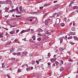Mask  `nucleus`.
<instances>
[{
    "label": "nucleus",
    "instance_id": "1",
    "mask_svg": "<svg viewBox=\"0 0 78 78\" xmlns=\"http://www.w3.org/2000/svg\"><path fill=\"white\" fill-rule=\"evenodd\" d=\"M44 31L45 33L43 34V36H46V34H49L50 35L51 34V32H48V30L47 29H44Z\"/></svg>",
    "mask_w": 78,
    "mask_h": 78
},
{
    "label": "nucleus",
    "instance_id": "2",
    "mask_svg": "<svg viewBox=\"0 0 78 78\" xmlns=\"http://www.w3.org/2000/svg\"><path fill=\"white\" fill-rule=\"evenodd\" d=\"M30 30V28H29L26 30H23L20 32V34H23V33H25V32H28V31H29Z\"/></svg>",
    "mask_w": 78,
    "mask_h": 78
},
{
    "label": "nucleus",
    "instance_id": "3",
    "mask_svg": "<svg viewBox=\"0 0 78 78\" xmlns=\"http://www.w3.org/2000/svg\"><path fill=\"white\" fill-rule=\"evenodd\" d=\"M4 10L5 11V12H8V10H9V8L6 7L4 9Z\"/></svg>",
    "mask_w": 78,
    "mask_h": 78
},
{
    "label": "nucleus",
    "instance_id": "4",
    "mask_svg": "<svg viewBox=\"0 0 78 78\" xmlns=\"http://www.w3.org/2000/svg\"><path fill=\"white\" fill-rule=\"evenodd\" d=\"M30 19L31 20H29V19H27V21H28V22H29V21H30V22H32V20H33V19H34V18H33L31 17H30Z\"/></svg>",
    "mask_w": 78,
    "mask_h": 78
},
{
    "label": "nucleus",
    "instance_id": "5",
    "mask_svg": "<svg viewBox=\"0 0 78 78\" xmlns=\"http://www.w3.org/2000/svg\"><path fill=\"white\" fill-rule=\"evenodd\" d=\"M56 58H52L51 59L50 61L52 62H55V61H56Z\"/></svg>",
    "mask_w": 78,
    "mask_h": 78
},
{
    "label": "nucleus",
    "instance_id": "6",
    "mask_svg": "<svg viewBox=\"0 0 78 78\" xmlns=\"http://www.w3.org/2000/svg\"><path fill=\"white\" fill-rule=\"evenodd\" d=\"M11 43V41H8L6 43V45H9Z\"/></svg>",
    "mask_w": 78,
    "mask_h": 78
},
{
    "label": "nucleus",
    "instance_id": "7",
    "mask_svg": "<svg viewBox=\"0 0 78 78\" xmlns=\"http://www.w3.org/2000/svg\"><path fill=\"white\" fill-rule=\"evenodd\" d=\"M59 69L60 70V72H61L64 70V68L62 67H61L59 68Z\"/></svg>",
    "mask_w": 78,
    "mask_h": 78
},
{
    "label": "nucleus",
    "instance_id": "8",
    "mask_svg": "<svg viewBox=\"0 0 78 78\" xmlns=\"http://www.w3.org/2000/svg\"><path fill=\"white\" fill-rule=\"evenodd\" d=\"M70 34L72 35H75V34H76V33L75 32H71L70 33Z\"/></svg>",
    "mask_w": 78,
    "mask_h": 78
},
{
    "label": "nucleus",
    "instance_id": "9",
    "mask_svg": "<svg viewBox=\"0 0 78 78\" xmlns=\"http://www.w3.org/2000/svg\"><path fill=\"white\" fill-rule=\"evenodd\" d=\"M48 20H45V25L46 26H47L48 25Z\"/></svg>",
    "mask_w": 78,
    "mask_h": 78
},
{
    "label": "nucleus",
    "instance_id": "10",
    "mask_svg": "<svg viewBox=\"0 0 78 78\" xmlns=\"http://www.w3.org/2000/svg\"><path fill=\"white\" fill-rule=\"evenodd\" d=\"M73 9H78V6H74L73 7Z\"/></svg>",
    "mask_w": 78,
    "mask_h": 78
},
{
    "label": "nucleus",
    "instance_id": "11",
    "mask_svg": "<svg viewBox=\"0 0 78 78\" xmlns=\"http://www.w3.org/2000/svg\"><path fill=\"white\" fill-rule=\"evenodd\" d=\"M15 32V31H12L10 32L9 33L10 34H13Z\"/></svg>",
    "mask_w": 78,
    "mask_h": 78
},
{
    "label": "nucleus",
    "instance_id": "12",
    "mask_svg": "<svg viewBox=\"0 0 78 78\" xmlns=\"http://www.w3.org/2000/svg\"><path fill=\"white\" fill-rule=\"evenodd\" d=\"M32 38L34 41H35V40H36V36H33L32 37Z\"/></svg>",
    "mask_w": 78,
    "mask_h": 78
},
{
    "label": "nucleus",
    "instance_id": "13",
    "mask_svg": "<svg viewBox=\"0 0 78 78\" xmlns=\"http://www.w3.org/2000/svg\"><path fill=\"white\" fill-rule=\"evenodd\" d=\"M73 38L75 40H76V41H77L78 39V38L76 36L73 37Z\"/></svg>",
    "mask_w": 78,
    "mask_h": 78
},
{
    "label": "nucleus",
    "instance_id": "14",
    "mask_svg": "<svg viewBox=\"0 0 78 78\" xmlns=\"http://www.w3.org/2000/svg\"><path fill=\"white\" fill-rule=\"evenodd\" d=\"M61 26L62 27H64V26H65V24L64 23H62L61 24Z\"/></svg>",
    "mask_w": 78,
    "mask_h": 78
},
{
    "label": "nucleus",
    "instance_id": "15",
    "mask_svg": "<svg viewBox=\"0 0 78 78\" xmlns=\"http://www.w3.org/2000/svg\"><path fill=\"white\" fill-rule=\"evenodd\" d=\"M55 63L57 66H58V64H59V63L57 61L55 62Z\"/></svg>",
    "mask_w": 78,
    "mask_h": 78
},
{
    "label": "nucleus",
    "instance_id": "16",
    "mask_svg": "<svg viewBox=\"0 0 78 78\" xmlns=\"http://www.w3.org/2000/svg\"><path fill=\"white\" fill-rule=\"evenodd\" d=\"M14 11H15V9H13L11 10L10 11V12H14Z\"/></svg>",
    "mask_w": 78,
    "mask_h": 78
},
{
    "label": "nucleus",
    "instance_id": "17",
    "mask_svg": "<svg viewBox=\"0 0 78 78\" xmlns=\"http://www.w3.org/2000/svg\"><path fill=\"white\" fill-rule=\"evenodd\" d=\"M68 61H69V62H73V59L69 58V59L68 60Z\"/></svg>",
    "mask_w": 78,
    "mask_h": 78
},
{
    "label": "nucleus",
    "instance_id": "18",
    "mask_svg": "<svg viewBox=\"0 0 78 78\" xmlns=\"http://www.w3.org/2000/svg\"><path fill=\"white\" fill-rule=\"evenodd\" d=\"M38 32H42V30L41 28L39 29Z\"/></svg>",
    "mask_w": 78,
    "mask_h": 78
},
{
    "label": "nucleus",
    "instance_id": "19",
    "mask_svg": "<svg viewBox=\"0 0 78 78\" xmlns=\"http://www.w3.org/2000/svg\"><path fill=\"white\" fill-rule=\"evenodd\" d=\"M14 50V49H13V48H12L10 50V52H13Z\"/></svg>",
    "mask_w": 78,
    "mask_h": 78
},
{
    "label": "nucleus",
    "instance_id": "20",
    "mask_svg": "<svg viewBox=\"0 0 78 78\" xmlns=\"http://www.w3.org/2000/svg\"><path fill=\"white\" fill-rule=\"evenodd\" d=\"M73 39V37L72 36L69 37L68 38V39Z\"/></svg>",
    "mask_w": 78,
    "mask_h": 78
},
{
    "label": "nucleus",
    "instance_id": "21",
    "mask_svg": "<svg viewBox=\"0 0 78 78\" xmlns=\"http://www.w3.org/2000/svg\"><path fill=\"white\" fill-rule=\"evenodd\" d=\"M19 9H20V11L21 12V11L22 10V7L20 6L19 7Z\"/></svg>",
    "mask_w": 78,
    "mask_h": 78
},
{
    "label": "nucleus",
    "instance_id": "22",
    "mask_svg": "<svg viewBox=\"0 0 78 78\" xmlns=\"http://www.w3.org/2000/svg\"><path fill=\"white\" fill-rule=\"evenodd\" d=\"M60 44H62V41H63V40L62 39H60Z\"/></svg>",
    "mask_w": 78,
    "mask_h": 78
},
{
    "label": "nucleus",
    "instance_id": "23",
    "mask_svg": "<svg viewBox=\"0 0 78 78\" xmlns=\"http://www.w3.org/2000/svg\"><path fill=\"white\" fill-rule=\"evenodd\" d=\"M36 12H33L30 13V14H36Z\"/></svg>",
    "mask_w": 78,
    "mask_h": 78
},
{
    "label": "nucleus",
    "instance_id": "24",
    "mask_svg": "<svg viewBox=\"0 0 78 78\" xmlns=\"http://www.w3.org/2000/svg\"><path fill=\"white\" fill-rule=\"evenodd\" d=\"M41 40V38L39 37L37 39V40L38 41H40Z\"/></svg>",
    "mask_w": 78,
    "mask_h": 78
},
{
    "label": "nucleus",
    "instance_id": "25",
    "mask_svg": "<svg viewBox=\"0 0 78 78\" xmlns=\"http://www.w3.org/2000/svg\"><path fill=\"white\" fill-rule=\"evenodd\" d=\"M21 12H26V11L25 10H22L21 11Z\"/></svg>",
    "mask_w": 78,
    "mask_h": 78
},
{
    "label": "nucleus",
    "instance_id": "26",
    "mask_svg": "<svg viewBox=\"0 0 78 78\" xmlns=\"http://www.w3.org/2000/svg\"><path fill=\"white\" fill-rule=\"evenodd\" d=\"M72 31H75V27H73L72 28Z\"/></svg>",
    "mask_w": 78,
    "mask_h": 78
},
{
    "label": "nucleus",
    "instance_id": "27",
    "mask_svg": "<svg viewBox=\"0 0 78 78\" xmlns=\"http://www.w3.org/2000/svg\"><path fill=\"white\" fill-rule=\"evenodd\" d=\"M22 49L21 48H19L18 49V51H22Z\"/></svg>",
    "mask_w": 78,
    "mask_h": 78
},
{
    "label": "nucleus",
    "instance_id": "28",
    "mask_svg": "<svg viewBox=\"0 0 78 78\" xmlns=\"http://www.w3.org/2000/svg\"><path fill=\"white\" fill-rule=\"evenodd\" d=\"M63 63H64V62H63V61L61 60L60 62V65L61 66V64H63Z\"/></svg>",
    "mask_w": 78,
    "mask_h": 78
},
{
    "label": "nucleus",
    "instance_id": "29",
    "mask_svg": "<svg viewBox=\"0 0 78 78\" xmlns=\"http://www.w3.org/2000/svg\"><path fill=\"white\" fill-rule=\"evenodd\" d=\"M37 34L38 35V36H42V34H40V33H38Z\"/></svg>",
    "mask_w": 78,
    "mask_h": 78
},
{
    "label": "nucleus",
    "instance_id": "30",
    "mask_svg": "<svg viewBox=\"0 0 78 78\" xmlns=\"http://www.w3.org/2000/svg\"><path fill=\"white\" fill-rule=\"evenodd\" d=\"M48 57H50V56H51V55L50 54V53H48Z\"/></svg>",
    "mask_w": 78,
    "mask_h": 78
},
{
    "label": "nucleus",
    "instance_id": "31",
    "mask_svg": "<svg viewBox=\"0 0 78 78\" xmlns=\"http://www.w3.org/2000/svg\"><path fill=\"white\" fill-rule=\"evenodd\" d=\"M0 4H1V5H2V4H3V2L0 1Z\"/></svg>",
    "mask_w": 78,
    "mask_h": 78
},
{
    "label": "nucleus",
    "instance_id": "32",
    "mask_svg": "<svg viewBox=\"0 0 78 78\" xmlns=\"http://www.w3.org/2000/svg\"><path fill=\"white\" fill-rule=\"evenodd\" d=\"M56 13H55L53 14L52 16L53 17H55V16H56Z\"/></svg>",
    "mask_w": 78,
    "mask_h": 78
},
{
    "label": "nucleus",
    "instance_id": "33",
    "mask_svg": "<svg viewBox=\"0 0 78 78\" xmlns=\"http://www.w3.org/2000/svg\"><path fill=\"white\" fill-rule=\"evenodd\" d=\"M39 8H40V10H42V9H43V7H39Z\"/></svg>",
    "mask_w": 78,
    "mask_h": 78
},
{
    "label": "nucleus",
    "instance_id": "34",
    "mask_svg": "<svg viewBox=\"0 0 78 78\" xmlns=\"http://www.w3.org/2000/svg\"><path fill=\"white\" fill-rule=\"evenodd\" d=\"M0 37L1 38H2V37H3V36L2 35H1V34H0Z\"/></svg>",
    "mask_w": 78,
    "mask_h": 78
},
{
    "label": "nucleus",
    "instance_id": "35",
    "mask_svg": "<svg viewBox=\"0 0 78 78\" xmlns=\"http://www.w3.org/2000/svg\"><path fill=\"white\" fill-rule=\"evenodd\" d=\"M60 50H64V49L62 48H60L59 49Z\"/></svg>",
    "mask_w": 78,
    "mask_h": 78
},
{
    "label": "nucleus",
    "instance_id": "36",
    "mask_svg": "<svg viewBox=\"0 0 78 78\" xmlns=\"http://www.w3.org/2000/svg\"><path fill=\"white\" fill-rule=\"evenodd\" d=\"M15 61V58H13L12 59V61Z\"/></svg>",
    "mask_w": 78,
    "mask_h": 78
},
{
    "label": "nucleus",
    "instance_id": "37",
    "mask_svg": "<svg viewBox=\"0 0 78 78\" xmlns=\"http://www.w3.org/2000/svg\"><path fill=\"white\" fill-rule=\"evenodd\" d=\"M36 62L37 64H39V62L38 61H36Z\"/></svg>",
    "mask_w": 78,
    "mask_h": 78
},
{
    "label": "nucleus",
    "instance_id": "38",
    "mask_svg": "<svg viewBox=\"0 0 78 78\" xmlns=\"http://www.w3.org/2000/svg\"><path fill=\"white\" fill-rule=\"evenodd\" d=\"M19 30H16V33H18L19 32Z\"/></svg>",
    "mask_w": 78,
    "mask_h": 78
},
{
    "label": "nucleus",
    "instance_id": "39",
    "mask_svg": "<svg viewBox=\"0 0 78 78\" xmlns=\"http://www.w3.org/2000/svg\"><path fill=\"white\" fill-rule=\"evenodd\" d=\"M28 53H27V52H26L24 54V55L25 56H27V54Z\"/></svg>",
    "mask_w": 78,
    "mask_h": 78
},
{
    "label": "nucleus",
    "instance_id": "40",
    "mask_svg": "<svg viewBox=\"0 0 78 78\" xmlns=\"http://www.w3.org/2000/svg\"><path fill=\"white\" fill-rule=\"evenodd\" d=\"M17 12L18 14H21V13H20V12H19V11H17Z\"/></svg>",
    "mask_w": 78,
    "mask_h": 78
},
{
    "label": "nucleus",
    "instance_id": "41",
    "mask_svg": "<svg viewBox=\"0 0 78 78\" xmlns=\"http://www.w3.org/2000/svg\"><path fill=\"white\" fill-rule=\"evenodd\" d=\"M48 6V4L45 3L44 5V6Z\"/></svg>",
    "mask_w": 78,
    "mask_h": 78
},
{
    "label": "nucleus",
    "instance_id": "42",
    "mask_svg": "<svg viewBox=\"0 0 78 78\" xmlns=\"http://www.w3.org/2000/svg\"><path fill=\"white\" fill-rule=\"evenodd\" d=\"M3 63H2V68H4V67H5V66L3 65Z\"/></svg>",
    "mask_w": 78,
    "mask_h": 78
},
{
    "label": "nucleus",
    "instance_id": "43",
    "mask_svg": "<svg viewBox=\"0 0 78 78\" xmlns=\"http://www.w3.org/2000/svg\"><path fill=\"white\" fill-rule=\"evenodd\" d=\"M24 53H25V52H23L22 54V55L23 56H24Z\"/></svg>",
    "mask_w": 78,
    "mask_h": 78
},
{
    "label": "nucleus",
    "instance_id": "44",
    "mask_svg": "<svg viewBox=\"0 0 78 78\" xmlns=\"http://www.w3.org/2000/svg\"><path fill=\"white\" fill-rule=\"evenodd\" d=\"M17 55H21V53H20V52H17Z\"/></svg>",
    "mask_w": 78,
    "mask_h": 78
},
{
    "label": "nucleus",
    "instance_id": "45",
    "mask_svg": "<svg viewBox=\"0 0 78 78\" xmlns=\"http://www.w3.org/2000/svg\"><path fill=\"white\" fill-rule=\"evenodd\" d=\"M52 67H55V63H54L53 64H52Z\"/></svg>",
    "mask_w": 78,
    "mask_h": 78
},
{
    "label": "nucleus",
    "instance_id": "46",
    "mask_svg": "<svg viewBox=\"0 0 78 78\" xmlns=\"http://www.w3.org/2000/svg\"><path fill=\"white\" fill-rule=\"evenodd\" d=\"M11 27H16V25L13 26V25H11Z\"/></svg>",
    "mask_w": 78,
    "mask_h": 78
},
{
    "label": "nucleus",
    "instance_id": "47",
    "mask_svg": "<svg viewBox=\"0 0 78 78\" xmlns=\"http://www.w3.org/2000/svg\"><path fill=\"white\" fill-rule=\"evenodd\" d=\"M56 7H57V8H59V6L58 5H56Z\"/></svg>",
    "mask_w": 78,
    "mask_h": 78
},
{
    "label": "nucleus",
    "instance_id": "48",
    "mask_svg": "<svg viewBox=\"0 0 78 78\" xmlns=\"http://www.w3.org/2000/svg\"><path fill=\"white\" fill-rule=\"evenodd\" d=\"M8 16H9V15L5 16V17H6V18H8Z\"/></svg>",
    "mask_w": 78,
    "mask_h": 78
},
{
    "label": "nucleus",
    "instance_id": "49",
    "mask_svg": "<svg viewBox=\"0 0 78 78\" xmlns=\"http://www.w3.org/2000/svg\"><path fill=\"white\" fill-rule=\"evenodd\" d=\"M30 70V69L29 68H27L26 69V70H27V71H28V70Z\"/></svg>",
    "mask_w": 78,
    "mask_h": 78
},
{
    "label": "nucleus",
    "instance_id": "50",
    "mask_svg": "<svg viewBox=\"0 0 78 78\" xmlns=\"http://www.w3.org/2000/svg\"><path fill=\"white\" fill-rule=\"evenodd\" d=\"M7 76L8 77V78H10V76L9 75H7Z\"/></svg>",
    "mask_w": 78,
    "mask_h": 78
},
{
    "label": "nucleus",
    "instance_id": "51",
    "mask_svg": "<svg viewBox=\"0 0 78 78\" xmlns=\"http://www.w3.org/2000/svg\"><path fill=\"white\" fill-rule=\"evenodd\" d=\"M16 11H18V7H17L16 8Z\"/></svg>",
    "mask_w": 78,
    "mask_h": 78
},
{
    "label": "nucleus",
    "instance_id": "52",
    "mask_svg": "<svg viewBox=\"0 0 78 78\" xmlns=\"http://www.w3.org/2000/svg\"><path fill=\"white\" fill-rule=\"evenodd\" d=\"M64 33H65V32H62L61 33V34H64Z\"/></svg>",
    "mask_w": 78,
    "mask_h": 78
},
{
    "label": "nucleus",
    "instance_id": "53",
    "mask_svg": "<svg viewBox=\"0 0 78 78\" xmlns=\"http://www.w3.org/2000/svg\"><path fill=\"white\" fill-rule=\"evenodd\" d=\"M33 75L34 76H37V74H35Z\"/></svg>",
    "mask_w": 78,
    "mask_h": 78
},
{
    "label": "nucleus",
    "instance_id": "54",
    "mask_svg": "<svg viewBox=\"0 0 78 78\" xmlns=\"http://www.w3.org/2000/svg\"><path fill=\"white\" fill-rule=\"evenodd\" d=\"M36 45H37V46H39V45H40V44L39 43H37L36 44Z\"/></svg>",
    "mask_w": 78,
    "mask_h": 78
},
{
    "label": "nucleus",
    "instance_id": "55",
    "mask_svg": "<svg viewBox=\"0 0 78 78\" xmlns=\"http://www.w3.org/2000/svg\"><path fill=\"white\" fill-rule=\"evenodd\" d=\"M18 41V40L16 39L14 41L15 42H17Z\"/></svg>",
    "mask_w": 78,
    "mask_h": 78
},
{
    "label": "nucleus",
    "instance_id": "56",
    "mask_svg": "<svg viewBox=\"0 0 78 78\" xmlns=\"http://www.w3.org/2000/svg\"><path fill=\"white\" fill-rule=\"evenodd\" d=\"M76 12H75L73 13V15H76Z\"/></svg>",
    "mask_w": 78,
    "mask_h": 78
},
{
    "label": "nucleus",
    "instance_id": "57",
    "mask_svg": "<svg viewBox=\"0 0 78 78\" xmlns=\"http://www.w3.org/2000/svg\"><path fill=\"white\" fill-rule=\"evenodd\" d=\"M48 66H50V62H48Z\"/></svg>",
    "mask_w": 78,
    "mask_h": 78
},
{
    "label": "nucleus",
    "instance_id": "58",
    "mask_svg": "<svg viewBox=\"0 0 78 78\" xmlns=\"http://www.w3.org/2000/svg\"><path fill=\"white\" fill-rule=\"evenodd\" d=\"M71 4H73V2L71 1L70 2Z\"/></svg>",
    "mask_w": 78,
    "mask_h": 78
},
{
    "label": "nucleus",
    "instance_id": "59",
    "mask_svg": "<svg viewBox=\"0 0 78 78\" xmlns=\"http://www.w3.org/2000/svg\"><path fill=\"white\" fill-rule=\"evenodd\" d=\"M25 66V65H23L21 67H24Z\"/></svg>",
    "mask_w": 78,
    "mask_h": 78
},
{
    "label": "nucleus",
    "instance_id": "60",
    "mask_svg": "<svg viewBox=\"0 0 78 78\" xmlns=\"http://www.w3.org/2000/svg\"><path fill=\"white\" fill-rule=\"evenodd\" d=\"M56 2H57V1H54L53 2V3H56Z\"/></svg>",
    "mask_w": 78,
    "mask_h": 78
},
{
    "label": "nucleus",
    "instance_id": "61",
    "mask_svg": "<svg viewBox=\"0 0 78 78\" xmlns=\"http://www.w3.org/2000/svg\"><path fill=\"white\" fill-rule=\"evenodd\" d=\"M20 69H19L17 70V72H20Z\"/></svg>",
    "mask_w": 78,
    "mask_h": 78
},
{
    "label": "nucleus",
    "instance_id": "62",
    "mask_svg": "<svg viewBox=\"0 0 78 78\" xmlns=\"http://www.w3.org/2000/svg\"><path fill=\"white\" fill-rule=\"evenodd\" d=\"M0 14H2V11L0 10Z\"/></svg>",
    "mask_w": 78,
    "mask_h": 78
},
{
    "label": "nucleus",
    "instance_id": "63",
    "mask_svg": "<svg viewBox=\"0 0 78 78\" xmlns=\"http://www.w3.org/2000/svg\"><path fill=\"white\" fill-rule=\"evenodd\" d=\"M48 20V21H50V19L49 18H48V20Z\"/></svg>",
    "mask_w": 78,
    "mask_h": 78
},
{
    "label": "nucleus",
    "instance_id": "64",
    "mask_svg": "<svg viewBox=\"0 0 78 78\" xmlns=\"http://www.w3.org/2000/svg\"><path fill=\"white\" fill-rule=\"evenodd\" d=\"M76 12H77V13H78V9H77V10L76 11Z\"/></svg>",
    "mask_w": 78,
    "mask_h": 78
}]
</instances>
